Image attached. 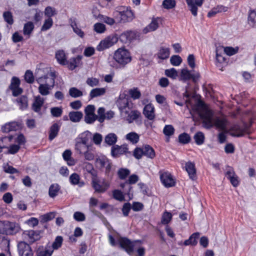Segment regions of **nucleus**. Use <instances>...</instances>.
<instances>
[{
  "instance_id": "1",
  "label": "nucleus",
  "mask_w": 256,
  "mask_h": 256,
  "mask_svg": "<svg viewBox=\"0 0 256 256\" xmlns=\"http://www.w3.org/2000/svg\"><path fill=\"white\" fill-rule=\"evenodd\" d=\"M200 118L202 120V126L210 129L214 126L224 130L226 128V121L224 118H220L218 116L214 117V112L211 110H206L200 113Z\"/></svg>"
},
{
  "instance_id": "2",
  "label": "nucleus",
  "mask_w": 256,
  "mask_h": 256,
  "mask_svg": "<svg viewBox=\"0 0 256 256\" xmlns=\"http://www.w3.org/2000/svg\"><path fill=\"white\" fill-rule=\"evenodd\" d=\"M56 76V72L51 71L47 75L36 80L37 82L40 84L38 88V92L42 96H47L50 94V90L54 86Z\"/></svg>"
},
{
  "instance_id": "3",
  "label": "nucleus",
  "mask_w": 256,
  "mask_h": 256,
  "mask_svg": "<svg viewBox=\"0 0 256 256\" xmlns=\"http://www.w3.org/2000/svg\"><path fill=\"white\" fill-rule=\"evenodd\" d=\"M114 58L123 67L132 60L130 52L124 48L118 49L114 54Z\"/></svg>"
},
{
  "instance_id": "4",
  "label": "nucleus",
  "mask_w": 256,
  "mask_h": 256,
  "mask_svg": "<svg viewBox=\"0 0 256 256\" xmlns=\"http://www.w3.org/2000/svg\"><path fill=\"white\" fill-rule=\"evenodd\" d=\"M96 163L100 169L105 168V174L108 178L111 179L113 174L111 172L112 162L106 156H102L96 159Z\"/></svg>"
},
{
  "instance_id": "5",
  "label": "nucleus",
  "mask_w": 256,
  "mask_h": 256,
  "mask_svg": "<svg viewBox=\"0 0 256 256\" xmlns=\"http://www.w3.org/2000/svg\"><path fill=\"white\" fill-rule=\"evenodd\" d=\"M92 185L96 192L102 193L108 189L110 182L104 178L100 180L96 176L92 177Z\"/></svg>"
},
{
  "instance_id": "6",
  "label": "nucleus",
  "mask_w": 256,
  "mask_h": 256,
  "mask_svg": "<svg viewBox=\"0 0 256 256\" xmlns=\"http://www.w3.org/2000/svg\"><path fill=\"white\" fill-rule=\"evenodd\" d=\"M138 180V176L134 174L129 177L128 181L120 184V186L123 190V192L124 194H126L128 196L130 200L132 198L133 196L132 192H131L132 188L130 186V184H136Z\"/></svg>"
},
{
  "instance_id": "7",
  "label": "nucleus",
  "mask_w": 256,
  "mask_h": 256,
  "mask_svg": "<svg viewBox=\"0 0 256 256\" xmlns=\"http://www.w3.org/2000/svg\"><path fill=\"white\" fill-rule=\"evenodd\" d=\"M116 104L120 112L124 114H128L131 108L128 97L124 94L120 95L119 98L116 102Z\"/></svg>"
},
{
  "instance_id": "8",
  "label": "nucleus",
  "mask_w": 256,
  "mask_h": 256,
  "mask_svg": "<svg viewBox=\"0 0 256 256\" xmlns=\"http://www.w3.org/2000/svg\"><path fill=\"white\" fill-rule=\"evenodd\" d=\"M200 78L198 72L194 70H188L187 68L182 69L180 74V80L186 82L192 80V82L196 83Z\"/></svg>"
},
{
  "instance_id": "9",
  "label": "nucleus",
  "mask_w": 256,
  "mask_h": 256,
  "mask_svg": "<svg viewBox=\"0 0 256 256\" xmlns=\"http://www.w3.org/2000/svg\"><path fill=\"white\" fill-rule=\"evenodd\" d=\"M118 244L120 248L124 250L128 254L132 256L134 252V242L126 237H120Z\"/></svg>"
},
{
  "instance_id": "10",
  "label": "nucleus",
  "mask_w": 256,
  "mask_h": 256,
  "mask_svg": "<svg viewBox=\"0 0 256 256\" xmlns=\"http://www.w3.org/2000/svg\"><path fill=\"white\" fill-rule=\"evenodd\" d=\"M248 126L246 123H244L243 126L239 124H234L230 128V135L234 137H242L245 134H248Z\"/></svg>"
},
{
  "instance_id": "11",
  "label": "nucleus",
  "mask_w": 256,
  "mask_h": 256,
  "mask_svg": "<svg viewBox=\"0 0 256 256\" xmlns=\"http://www.w3.org/2000/svg\"><path fill=\"white\" fill-rule=\"evenodd\" d=\"M134 18L131 10H126L123 12H116V20L118 22L126 23L132 21Z\"/></svg>"
},
{
  "instance_id": "12",
  "label": "nucleus",
  "mask_w": 256,
  "mask_h": 256,
  "mask_svg": "<svg viewBox=\"0 0 256 256\" xmlns=\"http://www.w3.org/2000/svg\"><path fill=\"white\" fill-rule=\"evenodd\" d=\"M118 38L116 36H109L104 40H102L96 47V50L101 52L108 48L116 43Z\"/></svg>"
},
{
  "instance_id": "13",
  "label": "nucleus",
  "mask_w": 256,
  "mask_h": 256,
  "mask_svg": "<svg viewBox=\"0 0 256 256\" xmlns=\"http://www.w3.org/2000/svg\"><path fill=\"white\" fill-rule=\"evenodd\" d=\"M21 230L18 223L8 220L4 221V234L7 235H14Z\"/></svg>"
},
{
  "instance_id": "14",
  "label": "nucleus",
  "mask_w": 256,
  "mask_h": 256,
  "mask_svg": "<svg viewBox=\"0 0 256 256\" xmlns=\"http://www.w3.org/2000/svg\"><path fill=\"white\" fill-rule=\"evenodd\" d=\"M20 256H33L32 250L29 244L24 241L20 242L17 244Z\"/></svg>"
},
{
  "instance_id": "15",
  "label": "nucleus",
  "mask_w": 256,
  "mask_h": 256,
  "mask_svg": "<svg viewBox=\"0 0 256 256\" xmlns=\"http://www.w3.org/2000/svg\"><path fill=\"white\" fill-rule=\"evenodd\" d=\"M130 153L128 151V148L126 144H123L120 146L114 145L111 148V155L114 158H118L120 155Z\"/></svg>"
},
{
  "instance_id": "16",
  "label": "nucleus",
  "mask_w": 256,
  "mask_h": 256,
  "mask_svg": "<svg viewBox=\"0 0 256 256\" xmlns=\"http://www.w3.org/2000/svg\"><path fill=\"white\" fill-rule=\"evenodd\" d=\"M190 10L192 14L196 16H197L198 6H201L204 0H186Z\"/></svg>"
},
{
  "instance_id": "17",
  "label": "nucleus",
  "mask_w": 256,
  "mask_h": 256,
  "mask_svg": "<svg viewBox=\"0 0 256 256\" xmlns=\"http://www.w3.org/2000/svg\"><path fill=\"white\" fill-rule=\"evenodd\" d=\"M127 120L129 123H132L135 121L137 124H141L142 123V116L140 112L137 110H132L130 113H128Z\"/></svg>"
},
{
  "instance_id": "18",
  "label": "nucleus",
  "mask_w": 256,
  "mask_h": 256,
  "mask_svg": "<svg viewBox=\"0 0 256 256\" xmlns=\"http://www.w3.org/2000/svg\"><path fill=\"white\" fill-rule=\"evenodd\" d=\"M162 184L166 188H170L174 186L175 182L172 175L168 172H164L160 176Z\"/></svg>"
},
{
  "instance_id": "19",
  "label": "nucleus",
  "mask_w": 256,
  "mask_h": 256,
  "mask_svg": "<svg viewBox=\"0 0 256 256\" xmlns=\"http://www.w3.org/2000/svg\"><path fill=\"white\" fill-rule=\"evenodd\" d=\"M53 250L50 246H39L36 251V256H51Z\"/></svg>"
},
{
  "instance_id": "20",
  "label": "nucleus",
  "mask_w": 256,
  "mask_h": 256,
  "mask_svg": "<svg viewBox=\"0 0 256 256\" xmlns=\"http://www.w3.org/2000/svg\"><path fill=\"white\" fill-rule=\"evenodd\" d=\"M185 168L190 178L192 180H195L196 178V174L194 164L191 162H186Z\"/></svg>"
},
{
  "instance_id": "21",
  "label": "nucleus",
  "mask_w": 256,
  "mask_h": 256,
  "mask_svg": "<svg viewBox=\"0 0 256 256\" xmlns=\"http://www.w3.org/2000/svg\"><path fill=\"white\" fill-rule=\"evenodd\" d=\"M143 114L149 120H153L155 118L154 108L151 104L145 106L144 108Z\"/></svg>"
},
{
  "instance_id": "22",
  "label": "nucleus",
  "mask_w": 256,
  "mask_h": 256,
  "mask_svg": "<svg viewBox=\"0 0 256 256\" xmlns=\"http://www.w3.org/2000/svg\"><path fill=\"white\" fill-rule=\"evenodd\" d=\"M44 100L40 96L35 97L34 102L32 104V110L36 112L40 113L41 108L44 104Z\"/></svg>"
},
{
  "instance_id": "23",
  "label": "nucleus",
  "mask_w": 256,
  "mask_h": 256,
  "mask_svg": "<svg viewBox=\"0 0 256 256\" xmlns=\"http://www.w3.org/2000/svg\"><path fill=\"white\" fill-rule=\"evenodd\" d=\"M82 56L78 55L76 58H70L68 60H67L66 65L70 70H74L75 68L78 66L81 62Z\"/></svg>"
},
{
  "instance_id": "24",
  "label": "nucleus",
  "mask_w": 256,
  "mask_h": 256,
  "mask_svg": "<svg viewBox=\"0 0 256 256\" xmlns=\"http://www.w3.org/2000/svg\"><path fill=\"white\" fill-rule=\"evenodd\" d=\"M92 134L88 130L80 134L75 139V142H80L82 144H88V142L91 138Z\"/></svg>"
},
{
  "instance_id": "25",
  "label": "nucleus",
  "mask_w": 256,
  "mask_h": 256,
  "mask_svg": "<svg viewBox=\"0 0 256 256\" xmlns=\"http://www.w3.org/2000/svg\"><path fill=\"white\" fill-rule=\"evenodd\" d=\"M60 124L56 122L53 124L50 128L48 138L50 140H54L58 134L60 130Z\"/></svg>"
},
{
  "instance_id": "26",
  "label": "nucleus",
  "mask_w": 256,
  "mask_h": 256,
  "mask_svg": "<svg viewBox=\"0 0 256 256\" xmlns=\"http://www.w3.org/2000/svg\"><path fill=\"white\" fill-rule=\"evenodd\" d=\"M27 235L29 238V242L33 243L38 240L40 238V232L33 230L26 231L24 233Z\"/></svg>"
},
{
  "instance_id": "27",
  "label": "nucleus",
  "mask_w": 256,
  "mask_h": 256,
  "mask_svg": "<svg viewBox=\"0 0 256 256\" xmlns=\"http://www.w3.org/2000/svg\"><path fill=\"white\" fill-rule=\"evenodd\" d=\"M68 116L72 122H78L82 118L83 114L80 111H72L69 112Z\"/></svg>"
},
{
  "instance_id": "28",
  "label": "nucleus",
  "mask_w": 256,
  "mask_h": 256,
  "mask_svg": "<svg viewBox=\"0 0 256 256\" xmlns=\"http://www.w3.org/2000/svg\"><path fill=\"white\" fill-rule=\"evenodd\" d=\"M55 57L60 64L62 66L66 65L67 60L66 56L63 50H58L56 53Z\"/></svg>"
},
{
  "instance_id": "29",
  "label": "nucleus",
  "mask_w": 256,
  "mask_h": 256,
  "mask_svg": "<svg viewBox=\"0 0 256 256\" xmlns=\"http://www.w3.org/2000/svg\"><path fill=\"white\" fill-rule=\"evenodd\" d=\"M70 182L72 185H78L80 187H82L84 185V182L80 181V177L76 173H73L70 176Z\"/></svg>"
},
{
  "instance_id": "30",
  "label": "nucleus",
  "mask_w": 256,
  "mask_h": 256,
  "mask_svg": "<svg viewBox=\"0 0 256 256\" xmlns=\"http://www.w3.org/2000/svg\"><path fill=\"white\" fill-rule=\"evenodd\" d=\"M144 156L151 159L154 158L155 156V152L154 148L148 144H146L142 146Z\"/></svg>"
},
{
  "instance_id": "31",
  "label": "nucleus",
  "mask_w": 256,
  "mask_h": 256,
  "mask_svg": "<svg viewBox=\"0 0 256 256\" xmlns=\"http://www.w3.org/2000/svg\"><path fill=\"white\" fill-rule=\"evenodd\" d=\"M200 236V233L198 232L194 233L189 238L188 240H186L184 244L185 246L192 245L196 246L197 244V240Z\"/></svg>"
},
{
  "instance_id": "32",
  "label": "nucleus",
  "mask_w": 256,
  "mask_h": 256,
  "mask_svg": "<svg viewBox=\"0 0 256 256\" xmlns=\"http://www.w3.org/2000/svg\"><path fill=\"white\" fill-rule=\"evenodd\" d=\"M158 27V24L156 19H154L143 30V32L145 34L156 30Z\"/></svg>"
},
{
  "instance_id": "33",
  "label": "nucleus",
  "mask_w": 256,
  "mask_h": 256,
  "mask_svg": "<svg viewBox=\"0 0 256 256\" xmlns=\"http://www.w3.org/2000/svg\"><path fill=\"white\" fill-rule=\"evenodd\" d=\"M118 137L114 133H110L104 138V142L108 146H114L117 142Z\"/></svg>"
},
{
  "instance_id": "34",
  "label": "nucleus",
  "mask_w": 256,
  "mask_h": 256,
  "mask_svg": "<svg viewBox=\"0 0 256 256\" xmlns=\"http://www.w3.org/2000/svg\"><path fill=\"white\" fill-rule=\"evenodd\" d=\"M20 109L24 110L27 108L28 106V99L26 96H22L16 100Z\"/></svg>"
},
{
  "instance_id": "35",
  "label": "nucleus",
  "mask_w": 256,
  "mask_h": 256,
  "mask_svg": "<svg viewBox=\"0 0 256 256\" xmlns=\"http://www.w3.org/2000/svg\"><path fill=\"white\" fill-rule=\"evenodd\" d=\"M60 186L58 184H54L50 186L48 190L49 196L52 198H55L60 190Z\"/></svg>"
},
{
  "instance_id": "36",
  "label": "nucleus",
  "mask_w": 256,
  "mask_h": 256,
  "mask_svg": "<svg viewBox=\"0 0 256 256\" xmlns=\"http://www.w3.org/2000/svg\"><path fill=\"white\" fill-rule=\"evenodd\" d=\"M170 54V48H168L160 47L158 53V56L160 59L166 60Z\"/></svg>"
},
{
  "instance_id": "37",
  "label": "nucleus",
  "mask_w": 256,
  "mask_h": 256,
  "mask_svg": "<svg viewBox=\"0 0 256 256\" xmlns=\"http://www.w3.org/2000/svg\"><path fill=\"white\" fill-rule=\"evenodd\" d=\"M88 144H82L80 142H75V150L77 152L82 154L84 152L90 148Z\"/></svg>"
},
{
  "instance_id": "38",
  "label": "nucleus",
  "mask_w": 256,
  "mask_h": 256,
  "mask_svg": "<svg viewBox=\"0 0 256 256\" xmlns=\"http://www.w3.org/2000/svg\"><path fill=\"white\" fill-rule=\"evenodd\" d=\"M106 92V90L104 88H96L92 89L90 94V99L102 96Z\"/></svg>"
},
{
  "instance_id": "39",
  "label": "nucleus",
  "mask_w": 256,
  "mask_h": 256,
  "mask_svg": "<svg viewBox=\"0 0 256 256\" xmlns=\"http://www.w3.org/2000/svg\"><path fill=\"white\" fill-rule=\"evenodd\" d=\"M126 138L132 144H136L140 139V136L135 132H130L126 136Z\"/></svg>"
},
{
  "instance_id": "40",
  "label": "nucleus",
  "mask_w": 256,
  "mask_h": 256,
  "mask_svg": "<svg viewBox=\"0 0 256 256\" xmlns=\"http://www.w3.org/2000/svg\"><path fill=\"white\" fill-rule=\"evenodd\" d=\"M56 214V212H52L42 216H40V222L42 223H45L51 220L55 217Z\"/></svg>"
},
{
  "instance_id": "41",
  "label": "nucleus",
  "mask_w": 256,
  "mask_h": 256,
  "mask_svg": "<svg viewBox=\"0 0 256 256\" xmlns=\"http://www.w3.org/2000/svg\"><path fill=\"white\" fill-rule=\"evenodd\" d=\"M2 16L4 21L8 24L12 25L14 24L13 16L11 12L6 11L4 12Z\"/></svg>"
},
{
  "instance_id": "42",
  "label": "nucleus",
  "mask_w": 256,
  "mask_h": 256,
  "mask_svg": "<svg viewBox=\"0 0 256 256\" xmlns=\"http://www.w3.org/2000/svg\"><path fill=\"white\" fill-rule=\"evenodd\" d=\"M190 140V135L186 132L182 133L178 136V142L183 144L189 143Z\"/></svg>"
},
{
  "instance_id": "43",
  "label": "nucleus",
  "mask_w": 256,
  "mask_h": 256,
  "mask_svg": "<svg viewBox=\"0 0 256 256\" xmlns=\"http://www.w3.org/2000/svg\"><path fill=\"white\" fill-rule=\"evenodd\" d=\"M34 29V25L31 22H28L24 24L23 32L24 35H30Z\"/></svg>"
},
{
  "instance_id": "44",
  "label": "nucleus",
  "mask_w": 256,
  "mask_h": 256,
  "mask_svg": "<svg viewBox=\"0 0 256 256\" xmlns=\"http://www.w3.org/2000/svg\"><path fill=\"white\" fill-rule=\"evenodd\" d=\"M98 115H96L97 120L100 123L103 122L106 118L104 108L101 107L98 110Z\"/></svg>"
},
{
  "instance_id": "45",
  "label": "nucleus",
  "mask_w": 256,
  "mask_h": 256,
  "mask_svg": "<svg viewBox=\"0 0 256 256\" xmlns=\"http://www.w3.org/2000/svg\"><path fill=\"white\" fill-rule=\"evenodd\" d=\"M63 242V238L62 236H57L52 244L51 248L53 250H58L61 247Z\"/></svg>"
},
{
  "instance_id": "46",
  "label": "nucleus",
  "mask_w": 256,
  "mask_h": 256,
  "mask_svg": "<svg viewBox=\"0 0 256 256\" xmlns=\"http://www.w3.org/2000/svg\"><path fill=\"white\" fill-rule=\"evenodd\" d=\"M50 114L53 117L59 118L61 116L62 114V108L60 107L56 106L50 108Z\"/></svg>"
},
{
  "instance_id": "47",
  "label": "nucleus",
  "mask_w": 256,
  "mask_h": 256,
  "mask_svg": "<svg viewBox=\"0 0 256 256\" xmlns=\"http://www.w3.org/2000/svg\"><path fill=\"white\" fill-rule=\"evenodd\" d=\"M69 94L74 98L80 97L83 95L82 92L75 87H72L69 90Z\"/></svg>"
},
{
  "instance_id": "48",
  "label": "nucleus",
  "mask_w": 256,
  "mask_h": 256,
  "mask_svg": "<svg viewBox=\"0 0 256 256\" xmlns=\"http://www.w3.org/2000/svg\"><path fill=\"white\" fill-rule=\"evenodd\" d=\"M194 138L197 144L201 145L204 142V134L200 132H198L194 134Z\"/></svg>"
},
{
  "instance_id": "49",
  "label": "nucleus",
  "mask_w": 256,
  "mask_h": 256,
  "mask_svg": "<svg viewBox=\"0 0 256 256\" xmlns=\"http://www.w3.org/2000/svg\"><path fill=\"white\" fill-rule=\"evenodd\" d=\"M130 174V170L128 168H120L118 172V178L120 180H124Z\"/></svg>"
},
{
  "instance_id": "50",
  "label": "nucleus",
  "mask_w": 256,
  "mask_h": 256,
  "mask_svg": "<svg viewBox=\"0 0 256 256\" xmlns=\"http://www.w3.org/2000/svg\"><path fill=\"white\" fill-rule=\"evenodd\" d=\"M24 80L27 83L32 84L34 82V76L30 70H27L24 76Z\"/></svg>"
},
{
  "instance_id": "51",
  "label": "nucleus",
  "mask_w": 256,
  "mask_h": 256,
  "mask_svg": "<svg viewBox=\"0 0 256 256\" xmlns=\"http://www.w3.org/2000/svg\"><path fill=\"white\" fill-rule=\"evenodd\" d=\"M176 2L174 0H164L162 6L166 9H172L176 6Z\"/></svg>"
},
{
  "instance_id": "52",
  "label": "nucleus",
  "mask_w": 256,
  "mask_h": 256,
  "mask_svg": "<svg viewBox=\"0 0 256 256\" xmlns=\"http://www.w3.org/2000/svg\"><path fill=\"white\" fill-rule=\"evenodd\" d=\"M53 21L52 18H49L46 19L41 28L42 31H46L49 30L52 26Z\"/></svg>"
},
{
  "instance_id": "53",
  "label": "nucleus",
  "mask_w": 256,
  "mask_h": 256,
  "mask_svg": "<svg viewBox=\"0 0 256 256\" xmlns=\"http://www.w3.org/2000/svg\"><path fill=\"white\" fill-rule=\"evenodd\" d=\"M224 8H225L222 6H218L216 8H214L208 12V16L209 18L212 17L218 12H220L222 11H225Z\"/></svg>"
},
{
  "instance_id": "54",
  "label": "nucleus",
  "mask_w": 256,
  "mask_h": 256,
  "mask_svg": "<svg viewBox=\"0 0 256 256\" xmlns=\"http://www.w3.org/2000/svg\"><path fill=\"white\" fill-rule=\"evenodd\" d=\"M165 74L172 79H176L178 76V72L174 68H171L165 70Z\"/></svg>"
},
{
  "instance_id": "55",
  "label": "nucleus",
  "mask_w": 256,
  "mask_h": 256,
  "mask_svg": "<svg viewBox=\"0 0 256 256\" xmlns=\"http://www.w3.org/2000/svg\"><path fill=\"white\" fill-rule=\"evenodd\" d=\"M113 197L114 199L119 200L120 202L124 201V196L122 192L120 190H115L113 191L112 192Z\"/></svg>"
},
{
  "instance_id": "56",
  "label": "nucleus",
  "mask_w": 256,
  "mask_h": 256,
  "mask_svg": "<svg viewBox=\"0 0 256 256\" xmlns=\"http://www.w3.org/2000/svg\"><path fill=\"white\" fill-rule=\"evenodd\" d=\"M174 132V128L172 125H166L163 130L164 134L168 136L173 135Z\"/></svg>"
},
{
  "instance_id": "57",
  "label": "nucleus",
  "mask_w": 256,
  "mask_h": 256,
  "mask_svg": "<svg viewBox=\"0 0 256 256\" xmlns=\"http://www.w3.org/2000/svg\"><path fill=\"white\" fill-rule=\"evenodd\" d=\"M170 62L172 66H178L182 63V59L178 55H174L171 56Z\"/></svg>"
},
{
  "instance_id": "58",
  "label": "nucleus",
  "mask_w": 256,
  "mask_h": 256,
  "mask_svg": "<svg viewBox=\"0 0 256 256\" xmlns=\"http://www.w3.org/2000/svg\"><path fill=\"white\" fill-rule=\"evenodd\" d=\"M129 94L134 100L138 99L141 96L140 92L136 88L130 90Z\"/></svg>"
},
{
  "instance_id": "59",
  "label": "nucleus",
  "mask_w": 256,
  "mask_h": 256,
  "mask_svg": "<svg viewBox=\"0 0 256 256\" xmlns=\"http://www.w3.org/2000/svg\"><path fill=\"white\" fill-rule=\"evenodd\" d=\"M56 14L57 12L54 8L50 6L46 8L44 10V14L46 16H48V18H51L52 16L56 15Z\"/></svg>"
},
{
  "instance_id": "60",
  "label": "nucleus",
  "mask_w": 256,
  "mask_h": 256,
  "mask_svg": "<svg viewBox=\"0 0 256 256\" xmlns=\"http://www.w3.org/2000/svg\"><path fill=\"white\" fill-rule=\"evenodd\" d=\"M172 215L170 212H165L162 216V223L164 224H167L171 220Z\"/></svg>"
},
{
  "instance_id": "61",
  "label": "nucleus",
  "mask_w": 256,
  "mask_h": 256,
  "mask_svg": "<svg viewBox=\"0 0 256 256\" xmlns=\"http://www.w3.org/2000/svg\"><path fill=\"white\" fill-rule=\"evenodd\" d=\"M20 80L18 77L13 76L11 80L10 84L9 86L10 90L14 89L17 87L20 86Z\"/></svg>"
},
{
  "instance_id": "62",
  "label": "nucleus",
  "mask_w": 256,
  "mask_h": 256,
  "mask_svg": "<svg viewBox=\"0 0 256 256\" xmlns=\"http://www.w3.org/2000/svg\"><path fill=\"white\" fill-rule=\"evenodd\" d=\"M94 30L98 33H103L106 30V26L102 23H96L94 25Z\"/></svg>"
},
{
  "instance_id": "63",
  "label": "nucleus",
  "mask_w": 256,
  "mask_h": 256,
  "mask_svg": "<svg viewBox=\"0 0 256 256\" xmlns=\"http://www.w3.org/2000/svg\"><path fill=\"white\" fill-rule=\"evenodd\" d=\"M144 156V150L142 147L140 148H136L134 151L133 156L134 158L138 160H139L142 158V156Z\"/></svg>"
},
{
  "instance_id": "64",
  "label": "nucleus",
  "mask_w": 256,
  "mask_h": 256,
  "mask_svg": "<svg viewBox=\"0 0 256 256\" xmlns=\"http://www.w3.org/2000/svg\"><path fill=\"white\" fill-rule=\"evenodd\" d=\"M131 208L132 206L130 203H124L122 209L123 215L124 216H128Z\"/></svg>"
}]
</instances>
